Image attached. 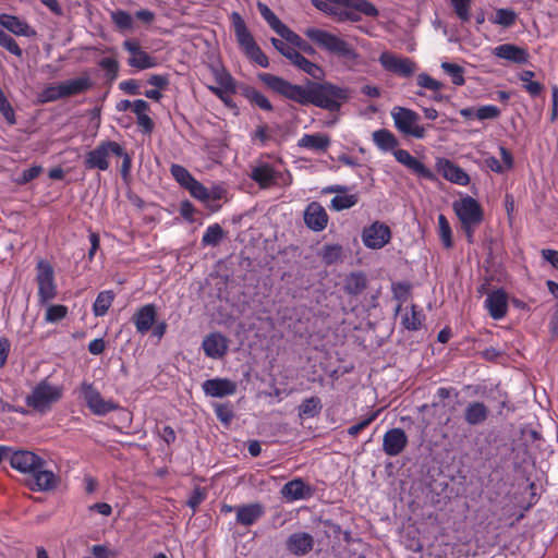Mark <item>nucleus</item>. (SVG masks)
Segmentation results:
<instances>
[{"label":"nucleus","instance_id":"1","mask_svg":"<svg viewBox=\"0 0 558 558\" xmlns=\"http://www.w3.org/2000/svg\"><path fill=\"white\" fill-rule=\"evenodd\" d=\"M11 466L29 476L28 486L34 492H47L57 487L59 478L47 469V462L28 450H17L10 457Z\"/></svg>","mask_w":558,"mask_h":558},{"label":"nucleus","instance_id":"2","mask_svg":"<svg viewBox=\"0 0 558 558\" xmlns=\"http://www.w3.org/2000/svg\"><path fill=\"white\" fill-rule=\"evenodd\" d=\"M304 34L324 50L343 58L351 66L359 63L357 51L340 37L316 27L306 28Z\"/></svg>","mask_w":558,"mask_h":558},{"label":"nucleus","instance_id":"3","mask_svg":"<svg viewBox=\"0 0 558 558\" xmlns=\"http://www.w3.org/2000/svg\"><path fill=\"white\" fill-rule=\"evenodd\" d=\"M231 21L236 41L243 52L259 66L268 68L269 61L267 56L256 44L242 16L238 12H232Z\"/></svg>","mask_w":558,"mask_h":558},{"label":"nucleus","instance_id":"4","mask_svg":"<svg viewBox=\"0 0 558 558\" xmlns=\"http://www.w3.org/2000/svg\"><path fill=\"white\" fill-rule=\"evenodd\" d=\"M62 396V386L52 385L47 379H44L33 388L25 401L35 411L46 413Z\"/></svg>","mask_w":558,"mask_h":558},{"label":"nucleus","instance_id":"5","mask_svg":"<svg viewBox=\"0 0 558 558\" xmlns=\"http://www.w3.org/2000/svg\"><path fill=\"white\" fill-rule=\"evenodd\" d=\"M311 96L312 105L329 111H337L348 99V92L331 83H312Z\"/></svg>","mask_w":558,"mask_h":558},{"label":"nucleus","instance_id":"6","mask_svg":"<svg viewBox=\"0 0 558 558\" xmlns=\"http://www.w3.org/2000/svg\"><path fill=\"white\" fill-rule=\"evenodd\" d=\"M395 128L404 136L422 140L426 136V128L420 123L421 117L412 109L396 106L391 109Z\"/></svg>","mask_w":558,"mask_h":558},{"label":"nucleus","instance_id":"7","mask_svg":"<svg viewBox=\"0 0 558 558\" xmlns=\"http://www.w3.org/2000/svg\"><path fill=\"white\" fill-rule=\"evenodd\" d=\"M250 177L262 189H268L274 185L288 186L292 183V175L289 171H277L266 162H258L253 166Z\"/></svg>","mask_w":558,"mask_h":558},{"label":"nucleus","instance_id":"8","mask_svg":"<svg viewBox=\"0 0 558 558\" xmlns=\"http://www.w3.org/2000/svg\"><path fill=\"white\" fill-rule=\"evenodd\" d=\"M36 282L38 286V303L44 305L57 296V284L54 281V270L51 264L40 259L36 266Z\"/></svg>","mask_w":558,"mask_h":558},{"label":"nucleus","instance_id":"9","mask_svg":"<svg viewBox=\"0 0 558 558\" xmlns=\"http://www.w3.org/2000/svg\"><path fill=\"white\" fill-rule=\"evenodd\" d=\"M378 62L386 72L400 77H410L417 70V64L415 61L388 50L383 51L379 54Z\"/></svg>","mask_w":558,"mask_h":558},{"label":"nucleus","instance_id":"10","mask_svg":"<svg viewBox=\"0 0 558 558\" xmlns=\"http://www.w3.org/2000/svg\"><path fill=\"white\" fill-rule=\"evenodd\" d=\"M122 154V146L113 141L100 143L96 148L90 150L85 158V167L88 169H98L106 171L109 168V156Z\"/></svg>","mask_w":558,"mask_h":558},{"label":"nucleus","instance_id":"11","mask_svg":"<svg viewBox=\"0 0 558 558\" xmlns=\"http://www.w3.org/2000/svg\"><path fill=\"white\" fill-rule=\"evenodd\" d=\"M81 395L88 409L96 415H106L117 409L114 402L105 400L97 388L90 383L85 381L81 385Z\"/></svg>","mask_w":558,"mask_h":558},{"label":"nucleus","instance_id":"12","mask_svg":"<svg viewBox=\"0 0 558 558\" xmlns=\"http://www.w3.org/2000/svg\"><path fill=\"white\" fill-rule=\"evenodd\" d=\"M453 210L461 221V225H480L483 220L482 207L480 203L471 196H465L454 202Z\"/></svg>","mask_w":558,"mask_h":558},{"label":"nucleus","instance_id":"13","mask_svg":"<svg viewBox=\"0 0 558 558\" xmlns=\"http://www.w3.org/2000/svg\"><path fill=\"white\" fill-rule=\"evenodd\" d=\"M123 48L129 52L128 64L136 70H147L157 65V59L147 53L136 39H126L122 44Z\"/></svg>","mask_w":558,"mask_h":558},{"label":"nucleus","instance_id":"14","mask_svg":"<svg viewBox=\"0 0 558 558\" xmlns=\"http://www.w3.org/2000/svg\"><path fill=\"white\" fill-rule=\"evenodd\" d=\"M391 239L390 228L379 221L373 222L371 226L364 228L362 232L363 244L373 250L384 247Z\"/></svg>","mask_w":558,"mask_h":558},{"label":"nucleus","instance_id":"15","mask_svg":"<svg viewBox=\"0 0 558 558\" xmlns=\"http://www.w3.org/2000/svg\"><path fill=\"white\" fill-rule=\"evenodd\" d=\"M228 348L229 340L220 332L207 335L202 342L205 355L213 360L222 359L227 354Z\"/></svg>","mask_w":558,"mask_h":558},{"label":"nucleus","instance_id":"16","mask_svg":"<svg viewBox=\"0 0 558 558\" xmlns=\"http://www.w3.org/2000/svg\"><path fill=\"white\" fill-rule=\"evenodd\" d=\"M437 171L448 181L465 186L470 182L469 174L459 166L446 158H438L436 160Z\"/></svg>","mask_w":558,"mask_h":558},{"label":"nucleus","instance_id":"17","mask_svg":"<svg viewBox=\"0 0 558 558\" xmlns=\"http://www.w3.org/2000/svg\"><path fill=\"white\" fill-rule=\"evenodd\" d=\"M408 445V436L401 428H391L383 437V450L389 457L400 454Z\"/></svg>","mask_w":558,"mask_h":558},{"label":"nucleus","instance_id":"18","mask_svg":"<svg viewBox=\"0 0 558 558\" xmlns=\"http://www.w3.org/2000/svg\"><path fill=\"white\" fill-rule=\"evenodd\" d=\"M236 387V383L233 380L220 377L207 379L202 384L204 393L213 398L232 396L235 393Z\"/></svg>","mask_w":558,"mask_h":558},{"label":"nucleus","instance_id":"19","mask_svg":"<svg viewBox=\"0 0 558 558\" xmlns=\"http://www.w3.org/2000/svg\"><path fill=\"white\" fill-rule=\"evenodd\" d=\"M393 156L398 162L403 165L416 175L430 181L436 179L433 171L414 156H412L408 150L399 148L398 150L393 151Z\"/></svg>","mask_w":558,"mask_h":558},{"label":"nucleus","instance_id":"20","mask_svg":"<svg viewBox=\"0 0 558 558\" xmlns=\"http://www.w3.org/2000/svg\"><path fill=\"white\" fill-rule=\"evenodd\" d=\"M485 308L492 318L499 320L504 318L508 311V295L502 289H497L487 294L484 302Z\"/></svg>","mask_w":558,"mask_h":558},{"label":"nucleus","instance_id":"21","mask_svg":"<svg viewBox=\"0 0 558 558\" xmlns=\"http://www.w3.org/2000/svg\"><path fill=\"white\" fill-rule=\"evenodd\" d=\"M325 208L317 202H312L304 210V222L313 231H323L328 223Z\"/></svg>","mask_w":558,"mask_h":558},{"label":"nucleus","instance_id":"22","mask_svg":"<svg viewBox=\"0 0 558 558\" xmlns=\"http://www.w3.org/2000/svg\"><path fill=\"white\" fill-rule=\"evenodd\" d=\"M281 496L288 502L308 499L313 495V489L302 478H294L286 483L281 488Z\"/></svg>","mask_w":558,"mask_h":558},{"label":"nucleus","instance_id":"23","mask_svg":"<svg viewBox=\"0 0 558 558\" xmlns=\"http://www.w3.org/2000/svg\"><path fill=\"white\" fill-rule=\"evenodd\" d=\"M493 54L499 59L507 60L515 64H525L529 62V51L525 48L513 44H502L493 49Z\"/></svg>","mask_w":558,"mask_h":558},{"label":"nucleus","instance_id":"24","mask_svg":"<svg viewBox=\"0 0 558 558\" xmlns=\"http://www.w3.org/2000/svg\"><path fill=\"white\" fill-rule=\"evenodd\" d=\"M0 25L16 36L35 37L37 34L26 21L15 15L0 14Z\"/></svg>","mask_w":558,"mask_h":558},{"label":"nucleus","instance_id":"25","mask_svg":"<svg viewBox=\"0 0 558 558\" xmlns=\"http://www.w3.org/2000/svg\"><path fill=\"white\" fill-rule=\"evenodd\" d=\"M287 549L295 556L308 554L314 546V538L306 532H296L287 539Z\"/></svg>","mask_w":558,"mask_h":558},{"label":"nucleus","instance_id":"26","mask_svg":"<svg viewBox=\"0 0 558 558\" xmlns=\"http://www.w3.org/2000/svg\"><path fill=\"white\" fill-rule=\"evenodd\" d=\"M156 317V306L154 304H146L134 313L132 320L136 331L144 335L154 326Z\"/></svg>","mask_w":558,"mask_h":558},{"label":"nucleus","instance_id":"27","mask_svg":"<svg viewBox=\"0 0 558 558\" xmlns=\"http://www.w3.org/2000/svg\"><path fill=\"white\" fill-rule=\"evenodd\" d=\"M329 146L330 137L323 133L304 134L298 141V147L314 153H324L328 149Z\"/></svg>","mask_w":558,"mask_h":558},{"label":"nucleus","instance_id":"28","mask_svg":"<svg viewBox=\"0 0 558 558\" xmlns=\"http://www.w3.org/2000/svg\"><path fill=\"white\" fill-rule=\"evenodd\" d=\"M489 416V409L483 402L472 401L464 409V421L472 426L482 425Z\"/></svg>","mask_w":558,"mask_h":558},{"label":"nucleus","instance_id":"29","mask_svg":"<svg viewBox=\"0 0 558 558\" xmlns=\"http://www.w3.org/2000/svg\"><path fill=\"white\" fill-rule=\"evenodd\" d=\"M235 512L236 522L248 526L254 524L264 514V507L258 502H254L235 507Z\"/></svg>","mask_w":558,"mask_h":558},{"label":"nucleus","instance_id":"30","mask_svg":"<svg viewBox=\"0 0 558 558\" xmlns=\"http://www.w3.org/2000/svg\"><path fill=\"white\" fill-rule=\"evenodd\" d=\"M372 140L375 146L383 153H392L398 150L399 141L396 135L387 130L379 129L372 133Z\"/></svg>","mask_w":558,"mask_h":558},{"label":"nucleus","instance_id":"31","mask_svg":"<svg viewBox=\"0 0 558 558\" xmlns=\"http://www.w3.org/2000/svg\"><path fill=\"white\" fill-rule=\"evenodd\" d=\"M63 97L69 98L72 96L81 95L90 89L93 83L88 75H83L72 80L60 82Z\"/></svg>","mask_w":558,"mask_h":558},{"label":"nucleus","instance_id":"32","mask_svg":"<svg viewBox=\"0 0 558 558\" xmlns=\"http://www.w3.org/2000/svg\"><path fill=\"white\" fill-rule=\"evenodd\" d=\"M398 312L400 313L401 324L405 329L417 330L422 326L424 314L415 305L405 306L404 308L399 306Z\"/></svg>","mask_w":558,"mask_h":558},{"label":"nucleus","instance_id":"33","mask_svg":"<svg viewBox=\"0 0 558 558\" xmlns=\"http://www.w3.org/2000/svg\"><path fill=\"white\" fill-rule=\"evenodd\" d=\"M116 294L111 290H105L98 293L94 304L93 313L97 317L105 316L114 301Z\"/></svg>","mask_w":558,"mask_h":558},{"label":"nucleus","instance_id":"34","mask_svg":"<svg viewBox=\"0 0 558 558\" xmlns=\"http://www.w3.org/2000/svg\"><path fill=\"white\" fill-rule=\"evenodd\" d=\"M186 190L190 192L191 196L204 203L209 210L218 211L220 209V205L208 204V189L196 179Z\"/></svg>","mask_w":558,"mask_h":558},{"label":"nucleus","instance_id":"35","mask_svg":"<svg viewBox=\"0 0 558 558\" xmlns=\"http://www.w3.org/2000/svg\"><path fill=\"white\" fill-rule=\"evenodd\" d=\"M260 77L269 88L288 98L292 86L290 82L272 74H263Z\"/></svg>","mask_w":558,"mask_h":558},{"label":"nucleus","instance_id":"36","mask_svg":"<svg viewBox=\"0 0 558 558\" xmlns=\"http://www.w3.org/2000/svg\"><path fill=\"white\" fill-rule=\"evenodd\" d=\"M312 82L306 86L292 84L288 99H291L300 105H312Z\"/></svg>","mask_w":558,"mask_h":558},{"label":"nucleus","instance_id":"37","mask_svg":"<svg viewBox=\"0 0 558 558\" xmlns=\"http://www.w3.org/2000/svg\"><path fill=\"white\" fill-rule=\"evenodd\" d=\"M359 202V194H349L348 192H342L340 195H336L331 202L330 207L333 210L341 211L344 209H349L355 206Z\"/></svg>","mask_w":558,"mask_h":558},{"label":"nucleus","instance_id":"38","mask_svg":"<svg viewBox=\"0 0 558 558\" xmlns=\"http://www.w3.org/2000/svg\"><path fill=\"white\" fill-rule=\"evenodd\" d=\"M279 36L282 37L287 43L294 46V48H299L304 52L313 53L314 49L311 45L304 41L296 33L291 31L288 26H286L280 33Z\"/></svg>","mask_w":558,"mask_h":558},{"label":"nucleus","instance_id":"39","mask_svg":"<svg viewBox=\"0 0 558 558\" xmlns=\"http://www.w3.org/2000/svg\"><path fill=\"white\" fill-rule=\"evenodd\" d=\"M534 76V72L530 70H524L519 74V78L523 83V88L532 97L538 96L543 90V85L536 81H533Z\"/></svg>","mask_w":558,"mask_h":558},{"label":"nucleus","instance_id":"40","mask_svg":"<svg viewBox=\"0 0 558 558\" xmlns=\"http://www.w3.org/2000/svg\"><path fill=\"white\" fill-rule=\"evenodd\" d=\"M257 9L263 19L278 35L287 26L277 17V15L268 8L267 4L257 2Z\"/></svg>","mask_w":558,"mask_h":558},{"label":"nucleus","instance_id":"41","mask_svg":"<svg viewBox=\"0 0 558 558\" xmlns=\"http://www.w3.org/2000/svg\"><path fill=\"white\" fill-rule=\"evenodd\" d=\"M322 410V402L318 397L305 399L299 407V415L301 417H314Z\"/></svg>","mask_w":558,"mask_h":558},{"label":"nucleus","instance_id":"42","mask_svg":"<svg viewBox=\"0 0 558 558\" xmlns=\"http://www.w3.org/2000/svg\"><path fill=\"white\" fill-rule=\"evenodd\" d=\"M45 322L48 324H54L68 316L69 310L62 304H46Z\"/></svg>","mask_w":558,"mask_h":558},{"label":"nucleus","instance_id":"43","mask_svg":"<svg viewBox=\"0 0 558 558\" xmlns=\"http://www.w3.org/2000/svg\"><path fill=\"white\" fill-rule=\"evenodd\" d=\"M440 66L450 76L452 84L457 86L464 85V69L461 65L445 61Z\"/></svg>","mask_w":558,"mask_h":558},{"label":"nucleus","instance_id":"44","mask_svg":"<svg viewBox=\"0 0 558 558\" xmlns=\"http://www.w3.org/2000/svg\"><path fill=\"white\" fill-rule=\"evenodd\" d=\"M366 288V278L362 274H350L345 278L344 289L350 294H359Z\"/></svg>","mask_w":558,"mask_h":558},{"label":"nucleus","instance_id":"45","mask_svg":"<svg viewBox=\"0 0 558 558\" xmlns=\"http://www.w3.org/2000/svg\"><path fill=\"white\" fill-rule=\"evenodd\" d=\"M62 98L64 97L60 83L50 84L38 94V100L41 104L57 101Z\"/></svg>","mask_w":558,"mask_h":558},{"label":"nucleus","instance_id":"46","mask_svg":"<svg viewBox=\"0 0 558 558\" xmlns=\"http://www.w3.org/2000/svg\"><path fill=\"white\" fill-rule=\"evenodd\" d=\"M223 238V230L218 223L210 225L205 230L202 243L203 245L216 246Z\"/></svg>","mask_w":558,"mask_h":558},{"label":"nucleus","instance_id":"47","mask_svg":"<svg viewBox=\"0 0 558 558\" xmlns=\"http://www.w3.org/2000/svg\"><path fill=\"white\" fill-rule=\"evenodd\" d=\"M299 70L305 72L311 75L313 78L319 80L324 76L323 69L316 63L307 60L305 57L301 56L296 63L294 64Z\"/></svg>","mask_w":558,"mask_h":558},{"label":"nucleus","instance_id":"48","mask_svg":"<svg viewBox=\"0 0 558 558\" xmlns=\"http://www.w3.org/2000/svg\"><path fill=\"white\" fill-rule=\"evenodd\" d=\"M170 172L173 179L185 190L195 180V178L189 172V170L181 165H172L170 168Z\"/></svg>","mask_w":558,"mask_h":558},{"label":"nucleus","instance_id":"49","mask_svg":"<svg viewBox=\"0 0 558 558\" xmlns=\"http://www.w3.org/2000/svg\"><path fill=\"white\" fill-rule=\"evenodd\" d=\"M111 21L114 25L121 29L126 31L133 27V17L132 15L123 10H116L110 13Z\"/></svg>","mask_w":558,"mask_h":558},{"label":"nucleus","instance_id":"50","mask_svg":"<svg viewBox=\"0 0 558 558\" xmlns=\"http://www.w3.org/2000/svg\"><path fill=\"white\" fill-rule=\"evenodd\" d=\"M438 234L444 246L450 248L452 246L451 227L442 214L438 216Z\"/></svg>","mask_w":558,"mask_h":558},{"label":"nucleus","instance_id":"51","mask_svg":"<svg viewBox=\"0 0 558 558\" xmlns=\"http://www.w3.org/2000/svg\"><path fill=\"white\" fill-rule=\"evenodd\" d=\"M216 82L219 86L217 88L236 89L233 77L223 68H215L213 70Z\"/></svg>","mask_w":558,"mask_h":558},{"label":"nucleus","instance_id":"52","mask_svg":"<svg viewBox=\"0 0 558 558\" xmlns=\"http://www.w3.org/2000/svg\"><path fill=\"white\" fill-rule=\"evenodd\" d=\"M454 13L462 22H469L471 19L472 0H449Z\"/></svg>","mask_w":558,"mask_h":558},{"label":"nucleus","instance_id":"53","mask_svg":"<svg viewBox=\"0 0 558 558\" xmlns=\"http://www.w3.org/2000/svg\"><path fill=\"white\" fill-rule=\"evenodd\" d=\"M320 256L326 264H335L342 257V247L338 244L325 245L322 250Z\"/></svg>","mask_w":558,"mask_h":558},{"label":"nucleus","instance_id":"54","mask_svg":"<svg viewBox=\"0 0 558 558\" xmlns=\"http://www.w3.org/2000/svg\"><path fill=\"white\" fill-rule=\"evenodd\" d=\"M416 84L420 87L432 90L434 93L440 92L444 87V84L441 82L435 80L427 73H420L416 76Z\"/></svg>","mask_w":558,"mask_h":558},{"label":"nucleus","instance_id":"55","mask_svg":"<svg viewBox=\"0 0 558 558\" xmlns=\"http://www.w3.org/2000/svg\"><path fill=\"white\" fill-rule=\"evenodd\" d=\"M245 97L252 104L256 105L257 107H259L263 110H266V111L272 110V105L267 99V97L256 89H247L245 92Z\"/></svg>","mask_w":558,"mask_h":558},{"label":"nucleus","instance_id":"56","mask_svg":"<svg viewBox=\"0 0 558 558\" xmlns=\"http://www.w3.org/2000/svg\"><path fill=\"white\" fill-rule=\"evenodd\" d=\"M0 46L7 49L12 54L21 58L23 54V50L20 48L15 39L0 28Z\"/></svg>","mask_w":558,"mask_h":558},{"label":"nucleus","instance_id":"57","mask_svg":"<svg viewBox=\"0 0 558 558\" xmlns=\"http://www.w3.org/2000/svg\"><path fill=\"white\" fill-rule=\"evenodd\" d=\"M515 13L509 9H498L495 13L493 22L495 24L509 27L515 21Z\"/></svg>","mask_w":558,"mask_h":558},{"label":"nucleus","instance_id":"58","mask_svg":"<svg viewBox=\"0 0 558 558\" xmlns=\"http://www.w3.org/2000/svg\"><path fill=\"white\" fill-rule=\"evenodd\" d=\"M0 112L10 125L16 123L15 112L3 92L0 93Z\"/></svg>","mask_w":558,"mask_h":558},{"label":"nucleus","instance_id":"59","mask_svg":"<svg viewBox=\"0 0 558 558\" xmlns=\"http://www.w3.org/2000/svg\"><path fill=\"white\" fill-rule=\"evenodd\" d=\"M500 116V109L494 105H485L475 110V117L477 120H493Z\"/></svg>","mask_w":558,"mask_h":558},{"label":"nucleus","instance_id":"60","mask_svg":"<svg viewBox=\"0 0 558 558\" xmlns=\"http://www.w3.org/2000/svg\"><path fill=\"white\" fill-rule=\"evenodd\" d=\"M378 413L379 410L373 412L371 415H368L366 418L359 422L357 424H354L351 427H349L348 434L353 437L357 436L364 428H366L372 422L376 420Z\"/></svg>","mask_w":558,"mask_h":558},{"label":"nucleus","instance_id":"61","mask_svg":"<svg viewBox=\"0 0 558 558\" xmlns=\"http://www.w3.org/2000/svg\"><path fill=\"white\" fill-rule=\"evenodd\" d=\"M208 89L216 95L220 100H222L228 107L234 108V104L231 99V95L235 93L236 89H223L217 88L215 86H208Z\"/></svg>","mask_w":558,"mask_h":558},{"label":"nucleus","instance_id":"62","mask_svg":"<svg viewBox=\"0 0 558 558\" xmlns=\"http://www.w3.org/2000/svg\"><path fill=\"white\" fill-rule=\"evenodd\" d=\"M99 65L107 72L110 78H116L119 71V63L113 58H104L100 60Z\"/></svg>","mask_w":558,"mask_h":558},{"label":"nucleus","instance_id":"63","mask_svg":"<svg viewBox=\"0 0 558 558\" xmlns=\"http://www.w3.org/2000/svg\"><path fill=\"white\" fill-rule=\"evenodd\" d=\"M41 170L43 168L40 166H33L28 169H25L21 177L17 179V182L20 184H26L36 179L40 174Z\"/></svg>","mask_w":558,"mask_h":558},{"label":"nucleus","instance_id":"64","mask_svg":"<svg viewBox=\"0 0 558 558\" xmlns=\"http://www.w3.org/2000/svg\"><path fill=\"white\" fill-rule=\"evenodd\" d=\"M215 413L217 417L223 423H229L233 416L231 408L226 404H216Z\"/></svg>","mask_w":558,"mask_h":558}]
</instances>
